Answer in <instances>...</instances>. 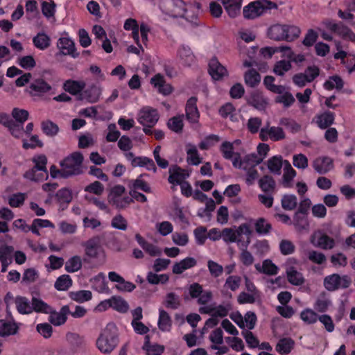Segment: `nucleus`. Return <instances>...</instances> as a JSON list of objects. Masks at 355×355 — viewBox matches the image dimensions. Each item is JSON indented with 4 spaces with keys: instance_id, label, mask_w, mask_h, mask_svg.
Segmentation results:
<instances>
[{
    "instance_id": "obj_1",
    "label": "nucleus",
    "mask_w": 355,
    "mask_h": 355,
    "mask_svg": "<svg viewBox=\"0 0 355 355\" xmlns=\"http://www.w3.org/2000/svg\"><path fill=\"white\" fill-rule=\"evenodd\" d=\"M119 343L117 328L114 323H109L102 330L97 340L98 349L104 354L113 351Z\"/></svg>"
},
{
    "instance_id": "obj_2",
    "label": "nucleus",
    "mask_w": 355,
    "mask_h": 355,
    "mask_svg": "<svg viewBox=\"0 0 355 355\" xmlns=\"http://www.w3.org/2000/svg\"><path fill=\"white\" fill-rule=\"evenodd\" d=\"M83 156L79 152H74L60 162V167L64 168L68 178L80 175L83 173L82 164Z\"/></svg>"
},
{
    "instance_id": "obj_3",
    "label": "nucleus",
    "mask_w": 355,
    "mask_h": 355,
    "mask_svg": "<svg viewBox=\"0 0 355 355\" xmlns=\"http://www.w3.org/2000/svg\"><path fill=\"white\" fill-rule=\"evenodd\" d=\"M276 8V4L271 1L267 0L257 1L245 6L243 14L245 19H252L263 15L266 10Z\"/></svg>"
},
{
    "instance_id": "obj_4",
    "label": "nucleus",
    "mask_w": 355,
    "mask_h": 355,
    "mask_svg": "<svg viewBox=\"0 0 355 355\" xmlns=\"http://www.w3.org/2000/svg\"><path fill=\"white\" fill-rule=\"evenodd\" d=\"M159 6L166 15L173 17H185L187 8L182 0H161Z\"/></svg>"
},
{
    "instance_id": "obj_5",
    "label": "nucleus",
    "mask_w": 355,
    "mask_h": 355,
    "mask_svg": "<svg viewBox=\"0 0 355 355\" xmlns=\"http://www.w3.org/2000/svg\"><path fill=\"white\" fill-rule=\"evenodd\" d=\"M108 200L119 209L127 207L132 201V198L125 193V189L122 185H116L111 189Z\"/></svg>"
},
{
    "instance_id": "obj_6",
    "label": "nucleus",
    "mask_w": 355,
    "mask_h": 355,
    "mask_svg": "<svg viewBox=\"0 0 355 355\" xmlns=\"http://www.w3.org/2000/svg\"><path fill=\"white\" fill-rule=\"evenodd\" d=\"M298 265L299 261L294 257L288 258L284 264L288 281L295 286L302 285L305 281L302 274L297 270Z\"/></svg>"
},
{
    "instance_id": "obj_7",
    "label": "nucleus",
    "mask_w": 355,
    "mask_h": 355,
    "mask_svg": "<svg viewBox=\"0 0 355 355\" xmlns=\"http://www.w3.org/2000/svg\"><path fill=\"white\" fill-rule=\"evenodd\" d=\"M159 114L157 110L146 106L138 113V122L143 126L153 127L159 120Z\"/></svg>"
},
{
    "instance_id": "obj_8",
    "label": "nucleus",
    "mask_w": 355,
    "mask_h": 355,
    "mask_svg": "<svg viewBox=\"0 0 355 355\" xmlns=\"http://www.w3.org/2000/svg\"><path fill=\"white\" fill-rule=\"evenodd\" d=\"M260 139L263 141L271 139L277 141L285 139L286 134L282 128L279 126H270L269 124L261 128L259 133Z\"/></svg>"
},
{
    "instance_id": "obj_9",
    "label": "nucleus",
    "mask_w": 355,
    "mask_h": 355,
    "mask_svg": "<svg viewBox=\"0 0 355 355\" xmlns=\"http://www.w3.org/2000/svg\"><path fill=\"white\" fill-rule=\"evenodd\" d=\"M263 161V157H259L256 154H249L245 155L242 159L238 154L234 157L232 164L235 168L241 169H249V168L256 167Z\"/></svg>"
},
{
    "instance_id": "obj_10",
    "label": "nucleus",
    "mask_w": 355,
    "mask_h": 355,
    "mask_svg": "<svg viewBox=\"0 0 355 355\" xmlns=\"http://www.w3.org/2000/svg\"><path fill=\"white\" fill-rule=\"evenodd\" d=\"M324 24L327 28L334 32L340 37L355 42V33L342 23H335L332 21H327Z\"/></svg>"
},
{
    "instance_id": "obj_11",
    "label": "nucleus",
    "mask_w": 355,
    "mask_h": 355,
    "mask_svg": "<svg viewBox=\"0 0 355 355\" xmlns=\"http://www.w3.org/2000/svg\"><path fill=\"white\" fill-rule=\"evenodd\" d=\"M310 241L315 247L323 250L332 249L335 245V241L332 238L320 231L314 232Z\"/></svg>"
},
{
    "instance_id": "obj_12",
    "label": "nucleus",
    "mask_w": 355,
    "mask_h": 355,
    "mask_svg": "<svg viewBox=\"0 0 355 355\" xmlns=\"http://www.w3.org/2000/svg\"><path fill=\"white\" fill-rule=\"evenodd\" d=\"M32 162L34 164V166L24 173V177L25 178L35 179L33 176V173L35 170L44 172L45 174L48 173L46 168L47 157L44 155L34 156L32 159Z\"/></svg>"
},
{
    "instance_id": "obj_13",
    "label": "nucleus",
    "mask_w": 355,
    "mask_h": 355,
    "mask_svg": "<svg viewBox=\"0 0 355 355\" xmlns=\"http://www.w3.org/2000/svg\"><path fill=\"white\" fill-rule=\"evenodd\" d=\"M70 313L69 306L64 305L62 306L59 311H56L51 308V313L49 314V321L54 326H60L64 324L67 320V315Z\"/></svg>"
},
{
    "instance_id": "obj_14",
    "label": "nucleus",
    "mask_w": 355,
    "mask_h": 355,
    "mask_svg": "<svg viewBox=\"0 0 355 355\" xmlns=\"http://www.w3.org/2000/svg\"><path fill=\"white\" fill-rule=\"evenodd\" d=\"M101 95V88L96 85H92L86 89H83L80 94L79 98L82 101H86L90 103H94L98 101Z\"/></svg>"
},
{
    "instance_id": "obj_15",
    "label": "nucleus",
    "mask_w": 355,
    "mask_h": 355,
    "mask_svg": "<svg viewBox=\"0 0 355 355\" xmlns=\"http://www.w3.org/2000/svg\"><path fill=\"white\" fill-rule=\"evenodd\" d=\"M57 46L60 54L69 55L74 58L78 56V53L76 51L75 44L70 38L60 37L58 41Z\"/></svg>"
},
{
    "instance_id": "obj_16",
    "label": "nucleus",
    "mask_w": 355,
    "mask_h": 355,
    "mask_svg": "<svg viewBox=\"0 0 355 355\" xmlns=\"http://www.w3.org/2000/svg\"><path fill=\"white\" fill-rule=\"evenodd\" d=\"M196 103L197 98L196 97H191L186 104V116L188 121L191 123H197L199 120L200 113Z\"/></svg>"
},
{
    "instance_id": "obj_17",
    "label": "nucleus",
    "mask_w": 355,
    "mask_h": 355,
    "mask_svg": "<svg viewBox=\"0 0 355 355\" xmlns=\"http://www.w3.org/2000/svg\"><path fill=\"white\" fill-rule=\"evenodd\" d=\"M101 245L99 236H94L83 243L85 248V255L89 258L94 259L98 257V250Z\"/></svg>"
},
{
    "instance_id": "obj_18",
    "label": "nucleus",
    "mask_w": 355,
    "mask_h": 355,
    "mask_svg": "<svg viewBox=\"0 0 355 355\" xmlns=\"http://www.w3.org/2000/svg\"><path fill=\"white\" fill-rule=\"evenodd\" d=\"M335 120V114L330 111H324L315 116L313 121L321 129H326L331 125Z\"/></svg>"
},
{
    "instance_id": "obj_19",
    "label": "nucleus",
    "mask_w": 355,
    "mask_h": 355,
    "mask_svg": "<svg viewBox=\"0 0 355 355\" xmlns=\"http://www.w3.org/2000/svg\"><path fill=\"white\" fill-rule=\"evenodd\" d=\"M209 73L212 78L216 80H220L224 76H227V69L216 58L209 61Z\"/></svg>"
},
{
    "instance_id": "obj_20",
    "label": "nucleus",
    "mask_w": 355,
    "mask_h": 355,
    "mask_svg": "<svg viewBox=\"0 0 355 355\" xmlns=\"http://www.w3.org/2000/svg\"><path fill=\"white\" fill-rule=\"evenodd\" d=\"M332 159L327 157L316 158L313 163V167L320 174H325L333 168Z\"/></svg>"
},
{
    "instance_id": "obj_21",
    "label": "nucleus",
    "mask_w": 355,
    "mask_h": 355,
    "mask_svg": "<svg viewBox=\"0 0 355 355\" xmlns=\"http://www.w3.org/2000/svg\"><path fill=\"white\" fill-rule=\"evenodd\" d=\"M135 239L138 244L152 257L160 256L162 250L156 245L146 241L139 234H135Z\"/></svg>"
},
{
    "instance_id": "obj_22",
    "label": "nucleus",
    "mask_w": 355,
    "mask_h": 355,
    "mask_svg": "<svg viewBox=\"0 0 355 355\" xmlns=\"http://www.w3.org/2000/svg\"><path fill=\"white\" fill-rule=\"evenodd\" d=\"M254 267L259 272L267 275H276L279 272V268L270 259H265L261 264L257 263Z\"/></svg>"
},
{
    "instance_id": "obj_23",
    "label": "nucleus",
    "mask_w": 355,
    "mask_h": 355,
    "mask_svg": "<svg viewBox=\"0 0 355 355\" xmlns=\"http://www.w3.org/2000/svg\"><path fill=\"white\" fill-rule=\"evenodd\" d=\"M92 288L98 293H109V288L104 273L100 272L90 279Z\"/></svg>"
},
{
    "instance_id": "obj_24",
    "label": "nucleus",
    "mask_w": 355,
    "mask_h": 355,
    "mask_svg": "<svg viewBox=\"0 0 355 355\" xmlns=\"http://www.w3.org/2000/svg\"><path fill=\"white\" fill-rule=\"evenodd\" d=\"M197 264V261L193 257H187L179 262H176L173 266V272L176 275H180L186 270L194 267Z\"/></svg>"
},
{
    "instance_id": "obj_25",
    "label": "nucleus",
    "mask_w": 355,
    "mask_h": 355,
    "mask_svg": "<svg viewBox=\"0 0 355 355\" xmlns=\"http://www.w3.org/2000/svg\"><path fill=\"white\" fill-rule=\"evenodd\" d=\"M150 83L155 87L157 88L159 93L164 95H168L172 92L171 86L165 83L164 77L160 74H157L153 77Z\"/></svg>"
},
{
    "instance_id": "obj_26",
    "label": "nucleus",
    "mask_w": 355,
    "mask_h": 355,
    "mask_svg": "<svg viewBox=\"0 0 355 355\" xmlns=\"http://www.w3.org/2000/svg\"><path fill=\"white\" fill-rule=\"evenodd\" d=\"M170 175L168 178V182L173 184H181L184 180L189 176V173L185 170L177 167L174 169H170Z\"/></svg>"
},
{
    "instance_id": "obj_27",
    "label": "nucleus",
    "mask_w": 355,
    "mask_h": 355,
    "mask_svg": "<svg viewBox=\"0 0 355 355\" xmlns=\"http://www.w3.org/2000/svg\"><path fill=\"white\" fill-rule=\"evenodd\" d=\"M31 94H40L46 93L51 89V87L43 79L39 78L34 80L29 86Z\"/></svg>"
},
{
    "instance_id": "obj_28",
    "label": "nucleus",
    "mask_w": 355,
    "mask_h": 355,
    "mask_svg": "<svg viewBox=\"0 0 355 355\" xmlns=\"http://www.w3.org/2000/svg\"><path fill=\"white\" fill-rule=\"evenodd\" d=\"M158 328L162 331H170L172 327V320L169 314L162 309H159Z\"/></svg>"
},
{
    "instance_id": "obj_29",
    "label": "nucleus",
    "mask_w": 355,
    "mask_h": 355,
    "mask_svg": "<svg viewBox=\"0 0 355 355\" xmlns=\"http://www.w3.org/2000/svg\"><path fill=\"white\" fill-rule=\"evenodd\" d=\"M178 55L182 64L185 66H190L194 62V55L187 46H182L178 50Z\"/></svg>"
},
{
    "instance_id": "obj_30",
    "label": "nucleus",
    "mask_w": 355,
    "mask_h": 355,
    "mask_svg": "<svg viewBox=\"0 0 355 355\" xmlns=\"http://www.w3.org/2000/svg\"><path fill=\"white\" fill-rule=\"evenodd\" d=\"M187 160L190 164L197 166L202 162V158L200 157L197 147L191 144L186 145Z\"/></svg>"
},
{
    "instance_id": "obj_31",
    "label": "nucleus",
    "mask_w": 355,
    "mask_h": 355,
    "mask_svg": "<svg viewBox=\"0 0 355 355\" xmlns=\"http://www.w3.org/2000/svg\"><path fill=\"white\" fill-rule=\"evenodd\" d=\"M63 87L66 92L71 94H80L85 87V83L84 81L68 80L64 83Z\"/></svg>"
},
{
    "instance_id": "obj_32",
    "label": "nucleus",
    "mask_w": 355,
    "mask_h": 355,
    "mask_svg": "<svg viewBox=\"0 0 355 355\" xmlns=\"http://www.w3.org/2000/svg\"><path fill=\"white\" fill-rule=\"evenodd\" d=\"M295 342L290 338H284L280 339L275 347V350L279 354H288L293 349Z\"/></svg>"
},
{
    "instance_id": "obj_33",
    "label": "nucleus",
    "mask_w": 355,
    "mask_h": 355,
    "mask_svg": "<svg viewBox=\"0 0 355 355\" xmlns=\"http://www.w3.org/2000/svg\"><path fill=\"white\" fill-rule=\"evenodd\" d=\"M285 25L275 24L268 29V36L270 39L279 41L286 38Z\"/></svg>"
},
{
    "instance_id": "obj_34",
    "label": "nucleus",
    "mask_w": 355,
    "mask_h": 355,
    "mask_svg": "<svg viewBox=\"0 0 355 355\" xmlns=\"http://www.w3.org/2000/svg\"><path fill=\"white\" fill-rule=\"evenodd\" d=\"M15 303L18 312L21 314H30L32 313V306L29 300L22 296H17L15 299Z\"/></svg>"
},
{
    "instance_id": "obj_35",
    "label": "nucleus",
    "mask_w": 355,
    "mask_h": 355,
    "mask_svg": "<svg viewBox=\"0 0 355 355\" xmlns=\"http://www.w3.org/2000/svg\"><path fill=\"white\" fill-rule=\"evenodd\" d=\"M296 172L291 166L288 161L285 160L284 163L283 184L285 187H291V182L295 177Z\"/></svg>"
},
{
    "instance_id": "obj_36",
    "label": "nucleus",
    "mask_w": 355,
    "mask_h": 355,
    "mask_svg": "<svg viewBox=\"0 0 355 355\" xmlns=\"http://www.w3.org/2000/svg\"><path fill=\"white\" fill-rule=\"evenodd\" d=\"M284 161L281 156H273L267 161V166L269 171L274 174L279 175L281 169L284 167Z\"/></svg>"
},
{
    "instance_id": "obj_37",
    "label": "nucleus",
    "mask_w": 355,
    "mask_h": 355,
    "mask_svg": "<svg viewBox=\"0 0 355 355\" xmlns=\"http://www.w3.org/2000/svg\"><path fill=\"white\" fill-rule=\"evenodd\" d=\"M34 46L40 50H45L51 45L50 37L44 33H39L33 38Z\"/></svg>"
},
{
    "instance_id": "obj_38",
    "label": "nucleus",
    "mask_w": 355,
    "mask_h": 355,
    "mask_svg": "<svg viewBox=\"0 0 355 355\" xmlns=\"http://www.w3.org/2000/svg\"><path fill=\"white\" fill-rule=\"evenodd\" d=\"M69 297L73 301L78 303H83L89 301L92 298V293L90 291L80 290L69 292Z\"/></svg>"
},
{
    "instance_id": "obj_39",
    "label": "nucleus",
    "mask_w": 355,
    "mask_h": 355,
    "mask_svg": "<svg viewBox=\"0 0 355 355\" xmlns=\"http://www.w3.org/2000/svg\"><path fill=\"white\" fill-rule=\"evenodd\" d=\"M82 268V259L80 256L75 255L69 258L65 263L64 269L67 272L73 273Z\"/></svg>"
},
{
    "instance_id": "obj_40",
    "label": "nucleus",
    "mask_w": 355,
    "mask_h": 355,
    "mask_svg": "<svg viewBox=\"0 0 355 355\" xmlns=\"http://www.w3.org/2000/svg\"><path fill=\"white\" fill-rule=\"evenodd\" d=\"M146 342L144 344L143 349L146 352L147 355H162L164 352V347L159 344H150L149 337L146 336Z\"/></svg>"
},
{
    "instance_id": "obj_41",
    "label": "nucleus",
    "mask_w": 355,
    "mask_h": 355,
    "mask_svg": "<svg viewBox=\"0 0 355 355\" xmlns=\"http://www.w3.org/2000/svg\"><path fill=\"white\" fill-rule=\"evenodd\" d=\"M32 312L42 313L48 314L51 313V306L47 304L41 299L33 297L31 300Z\"/></svg>"
},
{
    "instance_id": "obj_42",
    "label": "nucleus",
    "mask_w": 355,
    "mask_h": 355,
    "mask_svg": "<svg viewBox=\"0 0 355 355\" xmlns=\"http://www.w3.org/2000/svg\"><path fill=\"white\" fill-rule=\"evenodd\" d=\"M41 128L42 132L50 137H55L59 132L58 125L50 120L42 121L41 123Z\"/></svg>"
},
{
    "instance_id": "obj_43",
    "label": "nucleus",
    "mask_w": 355,
    "mask_h": 355,
    "mask_svg": "<svg viewBox=\"0 0 355 355\" xmlns=\"http://www.w3.org/2000/svg\"><path fill=\"white\" fill-rule=\"evenodd\" d=\"M244 79L248 86L254 87L260 83L261 76L256 70L250 69L245 73Z\"/></svg>"
},
{
    "instance_id": "obj_44",
    "label": "nucleus",
    "mask_w": 355,
    "mask_h": 355,
    "mask_svg": "<svg viewBox=\"0 0 355 355\" xmlns=\"http://www.w3.org/2000/svg\"><path fill=\"white\" fill-rule=\"evenodd\" d=\"M55 198L60 205L67 206L72 200V192L69 189L62 188L57 191Z\"/></svg>"
},
{
    "instance_id": "obj_45",
    "label": "nucleus",
    "mask_w": 355,
    "mask_h": 355,
    "mask_svg": "<svg viewBox=\"0 0 355 355\" xmlns=\"http://www.w3.org/2000/svg\"><path fill=\"white\" fill-rule=\"evenodd\" d=\"M250 104L257 110H262L266 108L268 102L261 93L254 92L251 96Z\"/></svg>"
},
{
    "instance_id": "obj_46",
    "label": "nucleus",
    "mask_w": 355,
    "mask_h": 355,
    "mask_svg": "<svg viewBox=\"0 0 355 355\" xmlns=\"http://www.w3.org/2000/svg\"><path fill=\"white\" fill-rule=\"evenodd\" d=\"M259 185L263 191L271 193L275 188V182L271 176L264 175L259 180Z\"/></svg>"
},
{
    "instance_id": "obj_47",
    "label": "nucleus",
    "mask_w": 355,
    "mask_h": 355,
    "mask_svg": "<svg viewBox=\"0 0 355 355\" xmlns=\"http://www.w3.org/2000/svg\"><path fill=\"white\" fill-rule=\"evenodd\" d=\"M292 65L291 62L289 60H282L277 61L273 67V72L277 75L282 76L286 72L291 69Z\"/></svg>"
},
{
    "instance_id": "obj_48",
    "label": "nucleus",
    "mask_w": 355,
    "mask_h": 355,
    "mask_svg": "<svg viewBox=\"0 0 355 355\" xmlns=\"http://www.w3.org/2000/svg\"><path fill=\"white\" fill-rule=\"evenodd\" d=\"M17 331V327L15 323L6 322L2 320H0V336H8L14 335Z\"/></svg>"
},
{
    "instance_id": "obj_49",
    "label": "nucleus",
    "mask_w": 355,
    "mask_h": 355,
    "mask_svg": "<svg viewBox=\"0 0 355 355\" xmlns=\"http://www.w3.org/2000/svg\"><path fill=\"white\" fill-rule=\"evenodd\" d=\"M164 303L166 308L175 310L180 306V298L175 293L171 292L166 294Z\"/></svg>"
},
{
    "instance_id": "obj_50",
    "label": "nucleus",
    "mask_w": 355,
    "mask_h": 355,
    "mask_svg": "<svg viewBox=\"0 0 355 355\" xmlns=\"http://www.w3.org/2000/svg\"><path fill=\"white\" fill-rule=\"evenodd\" d=\"M344 82L338 76H333L324 83V87L327 90L333 89H341L343 87Z\"/></svg>"
},
{
    "instance_id": "obj_51",
    "label": "nucleus",
    "mask_w": 355,
    "mask_h": 355,
    "mask_svg": "<svg viewBox=\"0 0 355 355\" xmlns=\"http://www.w3.org/2000/svg\"><path fill=\"white\" fill-rule=\"evenodd\" d=\"M72 285V279L68 275L60 276L55 281L54 286L58 291H66Z\"/></svg>"
},
{
    "instance_id": "obj_52",
    "label": "nucleus",
    "mask_w": 355,
    "mask_h": 355,
    "mask_svg": "<svg viewBox=\"0 0 355 355\" xmlns=\"http://www.w3.org/2000/svg\"><path fill=\"white\" fill-rule=\"evenodd\" d=\"M7 128L10 133L15 138L19 139L23 137L24 133V124L19 122H14L12 119Z\"/></svg>"
},
{
    "instance_id": "obj_53",
    "label": "nucleus",
    "mask_w": 355,
    "mask_h": 355,
    "mask_svg": "<svg viewBox=\"0 0 355 355\" xmlns=\"http://www.w3.org/2000/svg\"><path fill=\"white\" fill-rule=\"evenodd\" d=\"M306 256L311 262L318 265H322L327 261L326 256L322 252L313 250L307 251Z\"/></svg>"
},
{
    "instance_id": "obj_54",
    "label": "nucleus",
    "mask_w": 355,
    "mask_h": 355,
    "mask_svg": "<svg viewBox=\"0 0 355 355\" xmlns=\"http://www.w3.org/2000/svg\"><path fill=\"white\" fill-rule=\"evenodd\" d=\"M279 124L288 128L293 133H297L301 130V125L291 118H281Z\"/></svg>"
},
{
    "instance_id": "obj_55",
    "label": "nucleus",
    "mask_w": 355,
    "mask_h": 355,
    "mask_svg": "<svg viewBox=\"0 0 355 355\" xmlns=\"http://www.w3.org/2000/svg\"><path fill=\"white\" fill-rule=\"evenodd\" d=\"M282 206L286 210H293L297 205V199L295 195H284L282 198Z\"/></svg>"
},
{
    "instance_id": "obj_56",
    "label": "nucleus",
    "mask_w": 355,
    "mask_h": 355,
    "mask_svg": "<svg viewBox=\"0 0 355 355\" xmlns=\"http://www.w3.org/2000/svg\"><path fill=\"white\" fill-rule=\"evenodd\" d=\"M28 115L29 113L27 110L18 107L13 108L11 112V116L14 122H19L23 124H24L25 121L28 119Z\"/></svg>"
},
{
    "instance_id": "obj_57",
    "label": "nucleus",
    "mask_w": 355,
    "mask_h": 355,
    "mask_svg": "<svg viewBox=\"0 0 355 355\" xmlns=\"http://www.w3.org/2000/svg\"><path fill=\"white\" fill-rule=\"evenodd\" d=\"M339 275L333 274L327 276L324 279V286L327 291H334L338 289Z\"/></svg>"
},
{
    "instance_id": "obj_58",
    "label": "nucleus",
    "mask_w": 355,
    "mask_h": 355,
    "mask_svg": "<svg viewBox=\"0 0 355 355\" xmlns=\"http://www.w3.org/2000/svg\"><path fill=\"white\" fill-rule=\"evenodd\" d=\"M112 308L121 313H125L128 310V303L120 297L110 298Z\"/></svg>"
},
{
    "instance_id": "obj_59",
    "label": "nucleus",
    "mask_w": 355,
    "mask_h": 355,
    "mask_svg": "<svg viewBox=\"0 0 355 355\" xmlns=\"http://www.w3.org/2000/svg\"><path fill=\"white\" fill-rule=\"evenodd\" d=\"M56 5L53 1H43L41 5L42 14L48 19L53 17L55 13Z\"/></svg>"
},
{
    "instance_id": "obj_60",
    "label": "nucleus",
    "mask_w": 355,
    "mask_h": 355,
    "mask_svg": "<svg viewBox=\"0 0 355 355\" xmlns=\"http://www.w3.org/2000/svg\"><path fill=\"white\" fill-rule=\"evenodd\" d=\"M254 226L257 233L261 235L268 234L272 228L271 225L263 218H259Z\"/></svg>"
},
{
    "instance_id": "obj_61",
    "label": "nucleus",
    "mask_w": 355,
    "mask_h": 355,
    "mask_svg": "<svg viewBox=\"0 0 355 355\" xmlns=\"http://www.w3.org/2000/svg\"><path fill=\"white\" fill-rule=\"evenodd\" d=\"M183 115L174 116L168 120V127L172 131L175 132H180L183 128Z\"/></svg>"
},
{
    "instance_id": "obj_62",
    "label": "nucleus",
    "mask_w": 355,
    "mask_h": 355,
    "mask_svg": "<svg viewBox=\"0 0 355 355\" xmlns=\"http://www.w3.org/2000/svg\"><path fill=\"white\" fill-rule=\"evenodd\" d=\"M318 314L310 309L302 311L300 313V318L306 324L315 323L318 320Z\"/></svg>"
},
{
    "instance_id": "obj_63",
    "label": "nucleus",
    "mask_w": 355,
    "mask_h": 355,
    "mask_svg": "<svg viewBox=\"0 0 355 355\" xmlns=\"http://www.w3.org/2000/svg\"><path fill=\"white\" fill-rule=\"evenodd\" d=\"M262 120L259 117H250L247 122V128L252 134L260 132Z\"/></svg>"
},
{
    "instance_id": "obj_64",
    "label": "nucleus",
    "mask_w": 355,
    "mask_h": 355,
    "mask_svg": "<svg viewBox=\"0 0 355 355\" xmlns=\"http://www.w3.org/2000/svg\"><path fill=\"white\" fill-rule=\"evenodd\" d=\"M279 250L283 255H289L295 251V245L294 243L287 239H282L279 243Z\"/></svg>"
}]
</instances>
